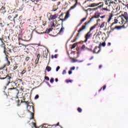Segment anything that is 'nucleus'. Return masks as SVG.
<instances>
[{
    "label": "nucleus",
    "mask_w": 128,
    "mask_h": 128,
    "mask_svg": "<svg viewBox=\"0 0 128 128\" xmlns=\"http://www.w3.org/2000/svg\"><path fill=\"white\" fill-rule=\"evenodd\" d=\"M62 16H64V13H62L59 16V18L60 20H62L61 26L62 28L60 29L58 34H60L62 36L64 34V18H62Z\"/></svg>",
    "instance_id": "nucleus-1"
},
{
    "label": "nucleus",
    "mask_w": 128,
    "mask_h": 128,
    "mask_svg": "<svg viewBox=\"0 0 128 128\" xmlns=\"http://www.w3.org/2000/svg\"><path fill=\"white\" fill-rule=\"evenodd\" d=\"M128 26V24H125L124 23V25L122 26H112L110 27V30L109 32V33H111L113 32L115 30H120L122 28H126Z\"/></svg>",
    "instance_id": "nucleus-2"
},
{
    "label": "nucleus",
    "mask_w": 128,
    "mask_h": 128,
    "mask_svg": "<svg viewBox=\"0 0 128 128\" xmlns=\"http://www.w3.org/2000/svg\"><path fill=\"white\" fill-rule=\"evenodd\" d=\"M120 17H122V21L121 23L119 22V24H122L124 22L125 24H128V16L126 12H124V14H122V16H120Z\"/></svg>",
    "instance_id": "nucleus-3"
},
{
    "label": "nucleus",
    "mask_w": 128,
    "mask_h": 128,
    "mask_svg": "<svg viewBox=\"0 0 128 128\" xmlns=\"http://www.w3.org/2000/svg\"><path fill=\"white\" fill-rule=\"evenodd\" d=\"M118 2H122L119 0H110V2H108V7H110L112 8H115L116 6V4H118Z\"/></svg>",
    "instance_id": "nucleus-4"
},
{
    "label": "nucleus",
    "mask_w": 128,
    "mask_h": 128,
    "mask_svg": "<svg viewBox=\"0 0 128 128\" xmlns=\"http://www.w3.org/2000/svg\"><path fill=\"white\" fill-rule=\"evenodd\" d=\"M94 19V18H92L90 21L88 22H86L84 23V25H82V28H80V30H78V33L77 34V37H78L80 36V33L82 32V31L86 29V26H87L88 24L90 22Z\"/></svg>",
    "instance_id": "nucleus-5"
},
{
    "label": "nucleus",
    "mask_w": 128,
    "mask_h": 128,
    "mask_svg": "<svg viewBox=\"0 0 128 128\" xmlns=\"http://www.w3.org/2000/svg\"><path fill=\"white\" fill-rule=\"evenodd\" d=\"M76 7V4H74L73 6H71L66 13V15L64 17V20H68L70 18V12L73 9H74Z\"/></svg>",
    "instance_id": "nucleus-6"
},
{
    "label": "nucleus",
    "mask_w": 128,
    "mask_h": 128,
    "mask_svg": "<svg viewBox=\"0 0 128 128\" xmlns=\"http://www.w3.org/2000/svg\"><path fill=\"white\" fill-rule=\"evenodd\" d=\"M92 35V32H90V31H89L88 32V33L86 34L84 36V38H85V40L84 41V43L86 42H88V40L90 39Z\"/></svg>",
    "instance_id": "nucleus-7"
},
{
    "label": "nucleus",
    "mask_w": 128,
    "mask_h": 128,
    "mask_svg": "<svg viewBox=\"0 0 128 128\" xmlns=\"http://www.w3.org/2000/svg\"><path fill=\"white\" fill-rule=\"evenodd\" d=\"M100 51V48H98L97 46H96L93 51L94 54H98Z\"/></svg>",
    "instance_id": "nucleus-8"
},
{
    "label": "nucleus",
    "mask_w": 128,
    "mask_h": 128,
    "mask_svg": "<svg viewBox=\"0 0 128 128\" xmlns=\"http://www.w3.org/2000/svg\"><path fill=\"white\" fill-rule=\"evenodd\" d=\"M101 2H100L98 4L96 3H92L90 4V6H89L90 8H93V7H96L97 6H98L100 4Z\"/></svg>",
    "instance_id": "nucleus-9"
},
{
    "label": "nucleus",
    "mask_w": 128,
    "mask_h": 128,
    "mask_svg": "<svg viewBox=\"0 0 128 128\" xmlns=\"http://www.w3.org/2000/svg\"><path fill=\"white\" fill-rule=\"evenodd\" d=\"M24 102L26 103V104H27V108H28V106H30V108H31L32 110V112H34V106H28V102H26L24 101Z\"/></svg>",
    "instance_id": "nucleus-10"
},
{
    "label": "nucleus",
    "mask_w": 128,
    "mask_h": 128,
    "mask_svg": "<svg viewBox=\"0 0 128 128\" xmlns=\"http://www.w3.org/2000/svg\"><path fill=\"white\" fill-rule=\"evenodd\" d=\"M100 12H96L94 14V17H92V18H99L100 17Z\"/></svg>",
    "instance_id": "nucleus-11"
},
{
    "label": "nucleus",
    "mask_w": 128,
    "mask_h": 128,
    "mask_svg": "<svg viewBox=\"0 0 128 128\" xmlns=\"http://www.w3.org/2000/svg\"><path fill=\"white\" fill-rule=\"evenodd\" d=\"M58 18V14H55L54 15H51L50 16V20H56V18Z\"/></svg>",
    "instance_id": "nucleus-12"
},
{
    "label": "nucleus",
    "mask_w": 128,
    "mask_h": 128,
    "mask_svg": "<svg viewBox=\"0 0 128 128\" xmlns=\"http://www.w3.org/2000/svg\"><path fill=\"white\" fill-rule=\"evenodd\" d=\"M118 20H116V19H115L114 20V22H112V24H111V26H110V28H112L113 27V26H114L115 24H117L118 22Z\"/></svg>",
    "instance_id": "nucleus-13"
},
{
    "label": "nucleus",
    "mask_w": 128,
    "mask_h": 128,
    "mask_svg": "<svg viewBox=\"0 0 128 128\" xmlns=\"http://www.w3.org/2000/svg\"><path fill=\"white\" fill-rule=\"evenodd\" d=\"M28 112H30V116H31V118H30V120H34V113H32V112H31L30 111V110H28Z\"/></svg>",
    "instance_id": "nucleus-14"
},
{
    "label": "nucleus",
    "mask_w": 128,
    "mask_h": 128,
    "mask_svg": "<svg viewBox=\"0 0 128 128\" xmlns=\"http://www.w3.org/2000/svg\"><path fill=\"white\" fill-rule=\"evenodd\" d=\"M86 50H88V48H86L84 44H83L82 46L80 48V50L84 51Z\"/></svg>",
    "instance_id": "nucleus-15"
},
{
    "label": "nucleus",
    "mask_w": 128,
    "mask_h": 128,
    "mask_svg": "<svg viewBox=\"0 0 128 128\" xmlns=\"http://www.w3.org/2000/svg\"><path fill=\"white\" fill-rule=\"evenodd\" d=\"M102 46H103V47L106 46V42H102V43H100V44H99V46H98L99 49H100V47H101Z\"/></svg>",
    "instance_id": "nucleus-16"
},
{
    "label": "nucleus",
    "mask_w": 128,
    "mask_h": 128,
    "mask_svg": "<svg viewBox=\"0 0 128 128\" xmlns=\"http://www.w3.org/2000/svg\"><path fill=\"white\" fill-rule=\"evenodd\" d=\"M4 10H6V8H4V6H2L0 10L2 11V14H4L5 12H6V11Z\"/></svg>",
    "instance_id": "nucleus-17"
},
{
    "label": "nucleus",
    "mask_w": 128,
    "mask_h": 128,
    "mask_svg": "<svg viewBox=\"0 0 128 128\" xmlns=\"http://www.w3.org/2000/svg\"><path fill=\"white\" fill-rule=\"evenodd\" d=\"M40 54H38L37 56V58L36 59V64H38V60H40Z\"/></svg>",
    "instance_id": "nucleus-18"
},
{
    "label": "nucleus",
    "mask_w": 128,
    "mask_h": 128,
    "mask_svg": "<svg viewBox=\"0 0 128 128\" xmlns=\"http://www.w3.org/2000/svg\"><path fill=\"white\" fill-rule=\"evenodd\" d=\"M10 84H12L15 86H16V82H10V81H8V82L6 84V86H8Z\"/></svg>",
    "instance_id": "nucleus-19"
},
{
    "label": "nucleus",
    "mask_w": 128,
    "mask_h": 128,
    "mask_svg": "<svg viewBox=\"0 0 128 128\" xmlns=\"http://www.w3.org/2000/svg\"><path fill=\"white\" fill-rule=\"evenodd\" d=\"M112 16H113L112 14H110V16H109V18H108V22H110V20L112 18Z\"/></svg>",
    "instance_id": "nucleus-20"
},
{
    "label": "nucleus",
    "mask_w": 128,
    "mask_h": 128,
    "mask_svg": "<svg viewBox=\"0 0 128 128\" xmlns=\"http://www.w3.org/2000/svg\"><path fill=\"white\" fill-rule=\"evenodd\" d=\"M6 78H8V80H10V78H12V77L10 76H7L6 78H0V80H6Z\"/></svg>",
    "instance_id": "nucleus-21"
},
{
    "label": "nucleus",
    "mask_w": 128,
    "mask_h": 128,
    "mask_svg": "<svg viewBox=\"0 0 128 128\" xmlns=\"http://www.w3.org/2000/svg\"><path fill=\"white\" fill-rule=\"evenodd\" d=\"M46 70L48 72H50V70H52V68H50V66H47L46 67Z\"/></svg>",
    "instance_id": "nucleus-22"
},
{
    "label": "nucleus",
    "mask_w": 128,
    "mask_h": 128,
    "mask_svg": "<svg viewBox=\"0 0 128 128\" xmlns=\"http://www.w3.org/2000/svg\"><path fill=\"white\" fill-rule=\"evenodd\" d=\"M43 56L44 58H48V53H46V52H44Z\"/></svg>",
    "instance_id": "nucleus-23"
},
{
    "label": "nucleus",
    "mask_w": 128,
    "mask_h": 128,
    "mask_svg": "<svg viewBox=\"0 0 128 128\" xmlns=\"http://www.w3.org/2000/svg\"><path fill=\"white\" fill-rule=\"evenodd\" d=\"M97 25L96 24H95L94 25V26H92L90 28V32H92L93 30H94L96 27Z\"/></svg>",
    "instance_id": "nucleus-24"
},
{
    "label": "nucleus",
    "mask_w": 128,
    "mask_h": 128,
    "mask_svg": "<svg viewBox=\"0 0 128 128\" xmlns=\"http://www.w3.org/2000/svg\"><path fill=\"white\" fill-rule=\"evenodd\" d=\"M66 82L67 84L72 83V80H66Z\"/></svg>",
    "instance_id": "nucleus-25"
},
{
    "label": "nucleus",
    "mask_w": 128,
    "mask_h": 128,
    "mask_svg": "<svg viewBox=\"0 0 128 128\" xmlns=\"http://www.w3.org/2000/svg\"><path fill=\"white\" fill-rule=\"evenodd\" d=\"M72 62L74 63L78 62V60L74 58H72Z\"/></svg>",
    "instance_id": "nucleus-26"
},
{
    "label": "nucleus",
    "mask_w": 128,
    "mask_h": 128,
    "mask_svg": "<svg viewBox=\"0 0 128 128\" xmlns=\"http://www.w3.org/2000/svg\"><path fill=\"white\" fill-rule=\"evenodd\" d=\"M86 19V17L84 18L82 20H80V24H82L83 22H84Z\"/></svg>",
    "instance_id": "nucleus-27"
},
{
    "label": "nucleus",
    "mask_w": 128,
    "mask_h": 128,
    "mask_svg": "<svg viewBox=\"0 0 128 128\" xmlns=\"http://www.w3.org/2000/svg\"><path fill=\"white\" fill-rule=\"evenodd\" d=\"M76 43H74V44L72 45L71 49H74V48H76Z\"/></svg>",
    "instance_id": "nucleus-28"
},
{
    "label": "nucleus",
    "mask_w": 128,
    "mask_h": 128,
    "mask_svg": "<svg viewBox=\"0 0 128 128\" xmlns=\"http://www.w3.org/2000/svg\"><path fill=\"white\" fill-rule=\"evenodd\" d=\"M109 2H110V0H106V1L105 2V4L106 6H108V4L109 5Z\"/></svg>",
    "instance_id": "nucleus-29"
},
{
    "label": "nucleus",
    "mask_w": 128,
    "mask_h": 128,
    "mask_svg": "<svg viewBox=\"0 0 128 128\" xmlns=\"http://www.w3.org/2000/svg\"><path fill=\"white\" fill-rule=\"evenodd\" d=\"M56 26V25L54 24V22H52V24L50 25L51 28H54Z\"/></svg>",
    "instance_id": "nucleus-30"
},
{
    "label": "nucleus",
    "mask_w": 128,
    "mask_h": 128,
    "mask_svg": "<svg viewBox=\"0 0 128 128\" xmlns=\"http://www.w3.org/2000/svg\"><path fill=\"white\" fill-rule=\"evenodd\" d=\"M104 22H102L100 26V28H102L104 27Z\"/></svg>",
    "instance_id": "nucleus-31"
},
{
    "label": "nucleus",
    "mask_w": 128,
    "mask_h": 128,
    "mask_svg": "<svg viewBox=\"0 0 128 128\" xmlns=\"http://www.w3.org/2000/svg\"><path fill=\"white\" fill-rule=\"evenodd\" d=\"M77 110L78 111V112L81 113L82 112V108H77Z\"/></svg>",
    "instance_id": "nucleus-32"
},
{
    "label": "nucleus",
    "mask_w": 128,
    "mask_h": 128,
    "mask_svg": "<svg viewBox=\"0 0 128 128\" xmlns=\"http://www.w3.org/2000/svg\"><path fill=\"white\" fill-rule=\"evenodd\" d=\"M102 10L106 11V12H110V10L107 8H102Z\"/></svg>",
    "instance_id": "nucleus-33"
},
{
    "label": "nucleus",
    "mask_w": 128,
    "mask_h": 128,
    "mask_svg": "<svg viewBox=\"0 0 128 128\" xmlns=\"http://www.w3.org/2000/svg\"><path fill=\"white\" fill-rule=\"evenodd\" d=\"M50 32V30H46V31L43 33H41L42 34H49Z\"/></svg>",
    "instance_id": "nucleus-34"
},
{
    "label": "nucleus",
    "mask_w": 128,
    "mask_h": 128,
    "mask_svg": "<svg viewBox=\"0 0 128 128\" xmlns=\"http://www.w3.org/2000/svg\"><path fill=\"white\" fill-rule=\"evenodd\" d=\"M60 126V123H58L57 124L51 125L50 126Z\"/></svg>",
    "instance_id": "nucleus-35"
},
{
    "label": "nucleus",
    "mask_w": 128,
    "mask_h": 128,
    "mask_svg": "<svg viewBox=\"0 0 128 128\" xmlns=\"http://www.w3.org/2000/svg\"><path fill=\"white\" fill-rule=\"evenodd\" d=\"M78 37H76L75 38L74 40L73 41H72V43L74 42H76V40H78Z\"/></svg>",
    "instance_id": "nucleus-36"
},
{
    "label": "nucleus",
    "mask_w": 128,
    "mask_h": 128,
    "mask_svg": "<svg viewBox=\"0 0 128 128\" xmlns=\"http://www.w3.org/2000/svg\"><path fill=\"white\" fill-rule=\"evenodd\" d=\"M38 98H40V96H38V94H36L34 97V100H38Z\"/></svg>",
    "instance_id": "nucleus-37"
},
{
    "label": "nucleus",
    "mask_w": 128,
    "mask_h": 128,
    "mask_svg": "<svg viewBox=\"0 0 128 128\" xmlns=\"http://www.w3.org/2000/svg\"><path fill=\"white\" fill-rule=\"evenodd\" d=\"M60 68V66H57V68H56V72H58Z\"/></svg>",
    "instance_id": "nucleus-38"
},
{
    "label": "nucleus",
    "mask_w": 128,
    "mask_h": 128,
    "mask_svg": "<svg viewBox=\"0 0 128 128\" xmlns=\"http://www.w3.org/2000/svg\"><path fill=\"white\" fill-rule=\"evenodd\" d=\"M54 82V78H52L50 80V82L51 84H52Z\"/></svg>",
    "instance_id": "nucleus-39"
},
{
    "label": "nucleus",
    "mask_w": 128,
    "mask_h": 128,
    "mask_svg": "<svg viewBox=\"0 0 128 128\" xmlns=\"http://www.w3.org/2000/svg\"><path fill=\"white\" fill-rule=\"evenodd\" d=\"M76 70V67L75 66H72V68H70V70Z\"/></svg>",
    "instance_id": "nucleus-40"
},
{
    "label": "nucleus",
    "mask_w": 128,
    "mask_h": 128,
    "mask_svg": "<svg viewBox=\"0 0 128 128\" xmlns=\"http://www.w3.org/2000/svg\"><path fill=\"white\" fill-rule=\"evenodd\" d=\"M44 78L46 80H50V78L46 76L44 77Z\"/></svg>",
    "instance_id": "nucleus-41"
},
{
    "label": "nucleus",
    "mask_w": 128,
    "mask_h": 128,
    "mask_svg": "<svg viewBox=\"0 0 128 128\" xmlns=\"http://www.w3.org/2000/svg\"><path fill=\"white\" fill-rule=\"evenodd\" d=\"M12 16H8V20H12Z\"/></svg>",
    "instance_id": "nucleus-42"
},
{
    "label": "nucleus",
    "mask_w": 128,
    "mask_h": 128,
    "mask_svg": "<svg viewBox=\"0 0 128 128\" xmlns=\"http://www.w3.org/2000/svg\"><path fill=\"white\" fill-rule=\"evenodd\" d=\"M72 74V71L71 70H70L68 71V74L70 75Z\"/></svg>",
    "instance_id": "nucleus-43"
},
{
    "label": "nucleus",
    "mask_w": 128,
    "mask_h": 128,
    "mask_svg": "<svg viewBox=\"0 0 128 128\" xmlns=\"http://www.w3.org/2000/svg\"><path fill=\"white\" fill-rule=\"evenodd\" d=\"M8 90H16V88H8Z\"/></svg>",
    "instance_id": "nucleus-44"
},
{
    "label": "nucleus",
    "mask_w": 128,
    "mask_h": 128,
    "mask_svg": "<svg viewBox=\"0 0 128 128\" xmlns=\"http://www.w3.org/2000/svg\"><path fill=\"white\" fill-rule=\"evenodd\" d=\"M26 70H23L21 74H26Z\"/></svg>",
    "instance_id": "nucleus-45"
},
{
    "label": "nucleus",
    "mask_w": 128,
    "mask_h": 128,
    "mask_svg": "<svg viewBox=\"0 0 128 128\" xmlns=\"http://www.w3.org/2000/svg\"><path fill=\"white\" fill-rule=\"evenodd\" d=\"M111 46V43L110 42H108L107 44L108 46Z\"/></svg>",
    "instance_id": "nucleus-46"
},
{
    "label": "nucleus",
    "mask_w": 128,
    "mask_h": 128,
    "mask_svg": "<svg viewBox=\"0 0 128 128\" xmlns=\"http://www.w3.org/2000/svg\"><path fill=\"white\" fill-rule=\"evenodd\" d=\"M32 125L34 126L35 128H36V123L32 122Z\"/></svg>",
    "instance_id": "nucleus-47"
},
{
    "label": "nucleus",
    "mask_w": 128,
    "mask_h": 128,
    "mask_svg": "<svg viewBox=\"0 0 128 128\" xmlns=\"http://www.w3.org/2000/svg\"><path fill=\"white\" fill-rule=\"evenodd\" d=\"M106 88V85H104L103 86V90H104Z\"/></svg>",
    "instance_id": "nucleus-48"
},
{
    "label": "nucleus",
    "mask_w": 128,
    "mask_h": 128,
    "mask_svg": "<svg viewBox=\"0 0 128 128\" xmlns=\"http://www.w3.org/2000/svg\"><path fill=\"white\" fill-rule=\"evenodd\" d=\"M4 27V26H2V23H0V28Z\"/></svg>",
    "instance_id": "nucleus-49"
},
{
    "label": "nucleus",
    "mask_w": 128,
    "mask_h": 128,
    "mask_svg": "<svg viewBox=\"0 0 128 128\" xmlns=\"http://www.w3.org/2000/svg\"><path fill=\"white\" fill-rule=\"evenodd\" d=\"M100 18H105V16H100Z\"/></svg>",
    "instance_id": "nucleus-50"
},
{
    "label": "nucleus",
    "mask_w": 128,
    "mask_h": 128,
    "mask_svg": "<svg viewBox=\"0 0 128 128\" xmlns=\"http://www.w3.org/2000/svg\"><path fill=\"white\" fill-rule=\"evenodd\" d=\"M102 6H103V4H102V5L98 6V8H102Z\"/></svg>",
    "instance_id": "nucleus-51"
},
{
    "label": "nucleus",
    "mask_w": 128,
    "mask_h": 128,
    "mask_svg": "<svg viewBox=\"0 0 128 128\" xmlns=\"http://www.w3.org/2000/svg\"><path fill=\"white\" fill-rule=\"evenodd\" d=\"M28 60H30V57H26V60L28 61Z\"/></svg>",
    "instance_id": "nucleus-52"
},
{
    "label": "nucleus",
    "mask_w": 128,
    "mask_h": 128,
    "mask_svg": "<svg viewBox=\"0 0 128 128\" xmlns=\"http://www.w3.org/2000/svg\"><path fill=\"white\" fill-rule=\"evenodd\" d=\"M94 58V56H92L90 58V60H91Z\"/></svg>",
    "instance_id": "nucleus-53"
},
{
    "label": "nucleus",
    "mask_w": 128,
    "mask_h": 128,
    "mask_svg": "<svg viewBox=\"0 0 128 128\" xmlns=\"http://www.w3.org/2000/svg\"><path fill=\"white\" fill-rule=\"evenodd\" d=\"M54 58H58V54H55Z\"/></svg>",
    "instance_id": "nucleus-54"
},
{
    "label": "nucleus",
    "mask_w": 128,
    "mask_h": 128,
    "mask_svg": "<svg viewBox=\"0 0 128 128\" xmlns=\"http://www.w3.org/2000/svg\"><path fill=\"white\" fill-rule=\"evenodd\" d=\"M98 8H93L92 10H98Z\"/></svg>",
    "instance_id": "nucleus-55"
},
{
    "label": "nucleus",
    "mask_w": 128,
    "mask_h": 128,
    "mask_svg": "<svg viewBox=\"0 0 128 128\" xmlns=\"http://www.w3.org/2000/svg\"><path fill=\"white\" fill-rule=\"evenodd\" d=\"M55 82H58V80L57 78H56L55 79Z\"/></svg>",
    "instance_id": "nucleus-56"
},
{
    "label": "nucleus",
    "mask_w": 128,
    "mask_h": 128,
    "mask_svg": "<svg viewBox=\"0 0 128 128\" xmlns=\"http://www.w3.org/2000/svg\"><path fill=\"white\" fill-rule=\"evenodd\" d=\"M16 68H18V66H14V70H16Z\"/></svg>",
    "instance_id": "nucleus-57"
},
{
    "label": "nucleus",
    "mask_w": 128,
    "mask_h": 128,
    "mask_svg": "<svg viewBox=\"0 0 128 128\" xmlns=\"http://www.w3.org/2000/svg\"><path fill=\"white\" fill-rule=\"evenodd\" d=\"M54 8H53L52 12H56V10L58 8H56V10H54Z\"/></svg>",
    "instance_id": "nucleus-58"
},
{
    "label": "nucleus",
    "mask_w": 128,
    "mask_h": 128,
    "mask_svg": "<svg viewBox=\"0 0 128 128\" xmlns=\"http://www.w3.org/2000/svg\"><path fill=\"white\" fill-rule=\"evenodd\" d=\"M0 40H1L2 44H4V41H2L3 40L2 38H0Z\"/></svg>",
    "instance_id": "nucleus-59"
},
{
    "label": "nucleus",
    "mask_w": 128,
    "mask_h": 128,
    "mask_svg": "<svg viewBox=\"0 0 128 128\" xmlns=\"http://www.w3.org/2000/svg\"><path fill=\"white\" fill-rule=\"evenodd\" d=\"M81 24H80H80H78V25L77 28L80 27Z\"/></svg>",
    "instance_id": "nucleus-60"
},
{
    "label": "nucleus",
    "mask_w": 128,
    "mask_h": 128,
    "mask_svg": "<svg viewBox=\"0 0 128 128\" xmlns=\"http://www.w3.org/2000/svg\"><path fill=\"white\" fill-rule=\"evenodd\" d=\"M10 62L9 61H8L7 66H10Z\"/></svg>",
    "instance_id": "nucleus-61"
},
{
    "label": "nucleus",
    "mask_w": 128,
    "mask_h": 128,
    "mask_svg": "<svg viewBox=\"0 0 128 128\" xmlns=\"http://www.w3.org/2000/svg\"><path fill=\"white\" fill-rule=\"evenodd\" d=\"M36 2H40V0H36Z\"/></svg>",
    "instance_id": "nucleus-62"
},
{
    "label": "nucleus",
    "mask_w": 128,
    "mask_h": 128,
    "mask_svg": "<svg viewBox=\"0 0 128 128\" xmlns=\"http://www.w3.org/2000/svg\"><path fill=\"white\" fill-rule=\"evenodd\" d=\"M102 68V65H100L99 68L100 69Z\"/></svg>",
    "instance_id": "nucleus-63"
},
{
    "label": "nucleus",
    "mask_w": 128,
    "mask_h": 128,
    "mask_svg": "<svg viewBox=\"0 0 128 128\" xmlns=\"http://www.w3.org/2000/svg\"><path fill=\"white\" fill-rule=\"evenodd\" d=\"M126 7L128 9V4H126Z\"/></svg>",
    "instance_id": "nucleus-64"
}]
</instances>
